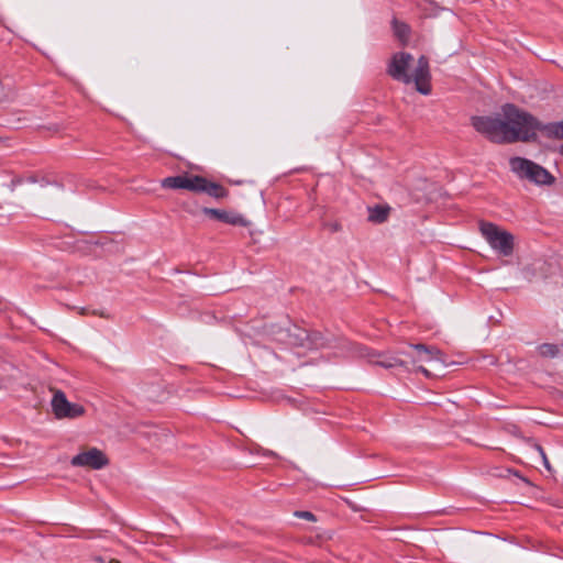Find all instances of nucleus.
Returning <instances> with one entry per match:
<instances>
[{
    "mask_svg": "<svg viewBox=\"0 0 563 563\" xmlns=\"http://www.w3.org/2000/svg\"><path fill=\"white\" fill-rule=\"evenodd\" d=\"M201 181L196 185V194L205 192L212 198L223 199L229 196V190L218 183L208 180L203 176H199Z\"/></svg>",
    "mask_w": 563,
    "mask_h": 563,
    "instance_id": "12",
    "label": "nucleus"
},
{
    "mask_svg": "<svg viewBox=\"0 0 563 563\" xmlns=\"http://www.w3.org/2000/svg\"><path fill=\"white\" fill-rule=\"evenodd\" d=\"M98 562H103L101 558L96 559Z\"/></svg>",
    "mask_w": 563,
    "mask_h": 563,
    "instance_id": "25",
    "label": "nucleus"
},
{
    "mask_svg": "<svg viewBox=\"0 0 563 563\" xmlns=\"http://www.w3.org/2000/svg\"><path fill=\"white\" fill-rule=\"evenodd\" d=\"M542 132L549 139L563 140V120L559 122L542 123L532 115L529 142L537 140V132Z\"/></svg>",
    "mask_w": 563,
    "mask_h": 563,
    "instance_id": "9",
    "label": "nucleus"
},
{
    "mask_svg": "<svg viewBox=\"0 0 563 563\" xmlns=\"http://www.w3.org/2000/svg\"><path fill=\"white\" fill-rule=\"evenodd\" d=\"M80 313H81V314H85V313H86V309H85V308H81V309H80Z\"/></svg>",
    "mask_w": 563,
    "mask_h": 563,
    "instance_id": "24",
    "label": "nucleus"
},
{
    "mask_svg": "<svg viewBox=\"0 0 563 563\" xmlns=\"http://www.w3.org/2000/svg\"><path fill=\"white\" fill-rule=\"evenodd\" d=\"M329 228H330V230H331L332 232H336V231H340V230H341V225H340V223H338V222L331 223V224L329 225Z\"/></svg>",
    "mask_w": 563,
    "mask_h": 563,
    "instance_id": "21",
    "label": "nucleus"
},
{
    "mask_svg": "<svg viewBox=\"0 0 563 563\" xmlns=\"http://www.w3.org/2000/svg\"><path fill=\"white\" fill-rule=\"evenodd\" d=\"M70 464L76 467L101 470L109 464V460L101 450L91 448L73 456Z\"/></svg>",
    "mask_w": 563,
    "mask_h": 563,
    "instance_id": "7",
    "label": "nucleus"
},
{
    "mask_svg": "<svg viewBox=\"0 0 563 563\" xmlns=\"http://www.w3.org/2000/svg\"><path fill=\"white\" fill-rule=\"evenodd\" d=\"M412 349L416 350L417 355L412 358L415 363L422 362L428 363L432 361H441V352L439 349L434 346H429L426 344H412Z\"/></svg>",
    "mask_w": 563,
    "mask_h": 563,
    "instance_id": "13",
    "label": "nucleus"
},
{
    "mask_svg": "<svg viewBox=\"0 0 563 563\" xmlns=\"http://www.w3.org/2000/svg\"><path fill=\"white\" fill-rule=\"evenodd\" d=\"M36 181H37V179H36V177L34 175L24 176V183L34 184Z\"/></svg>",
    "mask_w": 563,
    "mask_h": 563,
    "instance_id": "20",
    "label": "nucleus"
},
{
    "mask_svg": "<svg viewBox=\"0 0 563 563\" xmlns=\"http://www.w3.org/2000/svg\"><path fill=\"white\" fill-rule=\"evenodd\" d=\"M294 516L299 519H305L308 521H313V522L317 521V517L311 511L297 510L294 512Z\"/></svg>",
    "mask_w": 563,
    "mask_h": 563,
    "instance_id": "17",
    "label": "nucleus"
},
{
    "mask_svg": "<svg viewBox=\"0 0 563 563\" xmlns=\"http://www.w3.org/2000/svg\"><path fill=\"white\" fill-rule=\"evenodd\" d=\"M202 212L210 218H213L228 224L242 227H246L249 224V221L239 213L213 208H203Z\"/></svg>",
    "mask_w": 563,
    "mask_h": 563,
    "instance_id": "11",
    "label": "nucleus"
},
{
    "mask_svg": "<svg viewBox=\"0 0 563 563\" xmlns=\"http://www.w3.org/2000/svg\"><path fill=\"white\" fill-rule=\"evenodd\" d=\"M537 449H538V451H539L540 455L542 456V460H543V464H544V466H545L547 468H550V464H549V461H548V459H547V455H545V453H544L543 449H542L540 445H538V446H537Z\"/></svg>",
    "mask_w": 563,
    "mask_h": 563,
    "instance_id": "19",
    "label": "nucleus"
},
{
    "mask_svg": "<svg viewBox=\"0 0 563 563\" xmlns=\"http://www.w3.org/2000/svg\"><path fill=\"white\" fill-rule=\"evenodd\" d=\"M539 354L543 357H556L560 354V346L552 343H543L538 346Z\"/></svg>",
    "mask_w": 563,
    "mask_h": 563,
    "instance_id": "16",
    "label": "nucleus"
},
{
    "mask_svg": "<svg viewBox=\"0 0 563 563\" xmlns=\"http://www.w3.org/2000/svg\"><path fill=\"white\" fill-rule=\"evenodd\" d=\"M394 34L402 43H406L409 38L410 27L407 23L394 19L391 22Z\"/></svg>",
    "mask_w": 563,
    "mask_h": 563,
    "instance_id": "15",
    "label": "nucleus"
},
{
    "mask_svg": "<svg viewBox=\"0 0 563 563\" xmlns=\"http://www.w3.org/2000/svg\"><path fill=\"white\" fill-rule=\"evenodd\" d=\"M561 154L563 155V145L561 146Z\"/></svg>",
    "mask_w": 563,
    "mask_h": 563,
    "instance_id": "26",
    "label": "nucleus"
},
{
    "mask_svg": "<svg viewBox=\"0 0 563 563\" xmlns=\"http://www.w3.org/2000/svg\"><path fill=\"white\" fill-rule=\"evenodd\" d=\"M289 343L308 349H322L327 340L320 332H308L306 329L294 327L289 330Z\"/></svg>",
    "mask_w": 563,
    "mask_h": 563,
    "instance_id": "6",
    "label": "nucleus"
},
{
    "mask_svg": "<svg viewBox=\"0 0 563 563\" xmlns=\"http://www.w3.org/2000/svg\"><path fill=\"white\" fill-rule=\"evenodd\" d=\"M413 60L411 54L406 52H399L394 54L391 60L388 65L387 73L388 75L398 81H401L406 85L410 82H415L416 89L418 92L427 96L431 92L430 86V68L429 60L426 56H420L417 62V66L415 68L413 75L408 74V68Z\"/></svg>",
    "mask_w": 563,
    "mask_h": 563,
    "instance_id": "2",
    "label": "nucleus"
},
{
    "mask_svg": "<svg viewBox=\"0 0 563 563\" xmlns=\"http://www.w3.org/2000/svg\"><path fill=\"white\" fill-rule=\"evenodd\" d=\"M199 181H201L199 175L183 174L164 178L161 186L166 189H186L195 192Z\"/></svg>",
    "mask_w": 563,
    "mask_h": 563,
    "instance_id": "10",
    "label": "nucleus"
},
{
    "mask_svg": "<svg viewBox=\"0 0 563 563\" xmlns=\"http://www.w3.org/2000/svg\"><path fill=\"white\" fill-rule=\"evenodd\" d=\"M420 371H421L424 375H429V372H428L426 368L420 367Z\"/></svg>",
    "mask_w": 563,
    "mask_h": 563,
    "instance_id": "23",
    "label": "nucleus"
},
{
    "mask_svg": "<svg viewBox=\"0 0 563 563\" xmlns=\"http://www.w3.org/2000/svg\"><path fill=\"white\" fill-rule=\"evenodd\" d=\"M510 170L520 179H527L538 186H551L555 178L544 167L525 157H511Z\"/></svg>",
    "mask_w": 563,
    "mask_h": 563,
    "instance_id": "3",
    "label": "nucleus"
},
{
    "mask_svg": "<svg viewBox=\"0 0 563 563\" xmlns=\"http://www.w3.org/2000/svg\"><path fill=\"white\" fill-rule=\"evenodd\" d=\"M388 207L375 206L368 209V220L374 223H383L387 220Z\"/></svg>",
    "mask_w": 563,
    "mask_h": 563,
    "instance_id": "14",
    "label": "nucleus"
},
{
    "mask_svg": "<svg viewBox=\"0 0 563 563\" xmlns=\"http://www.w3.org/2000/svg\"><path fill=\"white\" fill-rule=\"evenodd\" d=\"M479 230L495 253L504 257L512 255L515 247V236L512 233L492 222H481Z\"/></svg>",
    "mask_w": 563,
    "mask_h": 563,
    "instance_id": "4",
    "label": "nucleus"
},
{
    "mask_svg": "<svg viewBox=\"0 0 563 563\" xmlns=\"http://www.w3.org/2000/svg\"><path fill=\"white\" fill-rule=\"evenodd\" d=\"M347 346L352 355L366 358L369 363L382 366L386 369L405 365L404 361L389 353L373 351L367 346L356 343H347Z\"/></svg>",
    "mask_w": 563,
    "mask_h": 563,
    "instance_id": "5",
    "label": "nucleus"
},
{
    "mask_svg": "<svg viewBox=\"0 0 563 563\" xmlns=\"http://www.w3.org/2000/svg\"><path fill=\"white\" fill-rule=\"evenodd\" d=\"M52 409L56 418H77L84 413V407L77 404L69 402L65 394L57 390L52 399Z\"/></svg>",
    "mask_w": 563,
    "mask_h": 563,
    "instance_id": "8",
    "label": "nucleus"
},
{
    "mask_svg": "<svg viewBox=\"0 0 563 563\" xmlns=\"http://www.w3.org/2000/svg\"><path fill=\"white\" fill-rule=\"evenodd\" d=\"M265 455H268V456H275L276 454H275L273 451H266V452H265Z\"/></svg>",
    "mask_w": 563,
    "mask_h": 563,
    "instance_id": "22",
    "label": "nucleus"
},
{
    "mask_svg": "<svg viewBox=\"0 0 563 563\" xmlns=\"http://www.w3.org/2000/svg\"><path fill=\"white\" fill-rule=\"evenodd\" d=\"M24 183V176H15L11 179L10 184H9V189L11 191H14L15 188L19 186V185H22Z\"/></svg>",
    "mask_w": 563,
    "mask_h": 563,
    "instance_id": "18",
    "label": "nucleus"
},
{
    "mask_svg": "<svg viewBox=\"0 0 563 563\" xmlns=\"http://www.w3.org/2000/svg\"><path fill=\"white\" fill-rule=\"evenodd\" d=\"M503 118L490 115H474L471 118L472 126L490 142L497 144H511L529 142L532 114L520 110L512 103L503 108Z\"/></svg>",
    "mask_w": 563,
    "mask_h": 563,
    "instance_id": "1",
    "label": "nucleus"
}]
</instances>
